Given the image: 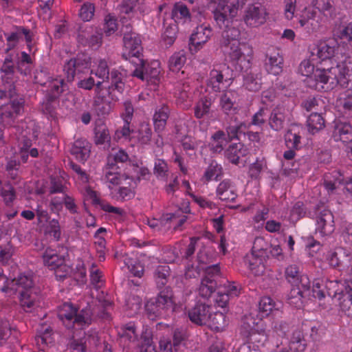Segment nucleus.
Wrapping results in <instances>:
<instances>
[{
  "mask_svg": "<svg viewBox=\"0 0 352 352\" xmlns=\"http://www.w3.org/2000/svg\"><path fill=\"white\" fill-rule=\"evenodd\" d=\"M246 0H208V8L213 13L217 25L225 28L222 32L221 45L239 42L241 31L239 22L233 19L238 12L240 4Z\"/></svg>",
  "mask_w": 352,
  "mask_h": 352,
  "instance_id": "f257e3e1",
  "label": "nucleus"
},
{
  "mask_svg": "<svg viewBox=\"0 0 352 352\" xmlns=\"http://www.w3.org/2000/svg\"><path fill=\"white\" fill-rule=\"evenodd\" d=\"M25 100L23 97H17L10 100V102L0 108V119L7 125L12 126L17 131L21 129L20 141V150L29 151L32 147V143L31 138L36 139L38 132L36 129V124L34 122H21L15 124V120L24 111Z\"/></svg>",
  "mask_w": 352,
  "mask_h": 352,
  "instance_id": "f03ea898",
  "label": "nucleus"
},
{
  "mask_svg": "<svg viewBox=\"0 0 352 352\" xmlns=\"http://www.w3.org/2000/svg\"><path fill=\"white\" fill-rule=\"evenodd\" d=\"M122 78V72L113 69L111 71L110 85L106 89L102 88L104 82L102 80L95 82L94 107L99 116H104L111 111L113 102L118 100L115 91L122 94L124 90V82Z\"/></svg>",
  "mask_w": 352,
  "mask_h": 352,
  "instance_id": "7ed1b4c3",
  "label": "nucleus"
},
{
  "mask_svg": "<svg viewBox=\"0 0 352 352\" xmlns=\"http://www.w3.org/2000/svg\"><path fill=\"white\" fill-rule=\"evenodd\" d=\"M224 53L230 60L241 72H247L251 68L253 48L247 43H231L221 45Z\"/></svg>",
  "mask_w": 352,
  "mask_h": 352,
  "instance_id": "20e7f679",
  "label": "nucleus"
},
{
  "mask_svg": "<svg viewBox=\"0 0 352 352\" xmlns=\"http://www.w3.org/2000/svg\"><path fill=\"white\" fill-rule=\"evenodd\" d=\"M329 67L316 69L309 60H304L299 66V72L307 78L305 80L307 85L318 91H327L329 81Z\"/></svg>",
  "mask_w": 352,
  "mask_h": 352,
  "instance_id": "39448f33",
  "label": "nucleus"
},
{
  "mask_svg": "<svg viewBox=\"0 0 352 352\" xmlns=\"http://www.w3.org/2000/svg\"><path fill=\"white\" fill-rule=\"evenodd\" d=\"M266 324L261 319H256L252 314L245 316L242 319L241 335L254 346L263 344L267 338Z\"/></svg>",
  "mask_w": 352,
  "mask_h": 352,
  "instance_id": "423d86ee",
  "label": "nucleus"
},
{
  "mask_svg": "<svg viewBox=\"0 0 352 352\" xmlns=\"http://www.w3.org/2000/svg\"><path fill=\"white\" fill-rule=\"evenodd\" d=\"M58 318L67 329H82L91 323V316L86 310H78L70 302H65L60 306Z\"/></svg>",
  "mask_w": 352,
  "mask_h": 352,
  "instance_id": "0eeeda50",
  "label": "nucleus"
},
{
  "mask_svg": "<svg viewBox=\"0 0 352 352\" xmlns=\"http://www.w3.org/2000/svg\"><path fill=\"white\" fill-rule=\"evenodd\" d=\"M329 81L327 91L333 89L336 85L352 89V65H347L345 62L336 63L329 69Z\"/></svg>",
  "mask_w": 352,
  "mask_h": 352,
  "instance_id": "6e6552de",
  "label": "nucleus"
},
{
  "mask_svg": "<svg viewBox=\"0 0 352 352\" xmlns=\"http://www.w3.org/2000/svg\"><path fill=\"white\" fill-rule=\"evenodd\" d=\"M124 52L122 57L126 60H129L132 63H135L132 58H136L140 60L142 56V47L140 36L137 33L131 31L130 25H126L122 28Z\"/></svg>",
  "mask_w": 352,
  "mask_h": 352,
  "instance_id": "1a4fd4ad",
  "label": "nucleus"
},
{
  "mask_svg": "<svg viewBox=\"0 0 352 352\" xmlns=\"http://www.w3.org/2000/svg\"><path fill=\"white\" fill-rule=\"evenodd\" d=\"M146 309L150 317H160L166 312L174 310L172 291L166 287L161 291L156 298L155 303L147 304Z\"/></svg>",
  "mask_w": 352,
  "mask_h": 352,
  "instance_id": "9d476101",
  "label": "nucleus"
},
{
  "mask_svg": "<svg viewBox=\"0 0 352 352\" xmlns=\"http://www.w3.org/2000/svg\"><path fill=\"white\" fill-rule=\"evenodd\" d=\"M343 285L338 280H326L316 278L313 282L312 296L322 300L327 294L333 298H338L342 289Z\"/></svg>",
  "mask_w": 352,
  "mask_h": 352,
  "instance_id": "9b49d317",
  "label": "nucleus"
},
{
  "mask_svg": "<svg viewBox=\"0 0 352 352\" xmlns=\"http://www.w3.org/2000/svg\"><path fill=\"white\" fill-rule=\"evenodd\" d=\"M123 337L129 340V347L138 346L139 352H157L153 339L148 334L143 333L140 339L138 340L135 328L132 324H126Z\"/></svg>",
  "mask_w": 352,
  "mask_h": 352,
  "instance_id": "f8f14e48",
  "label": "nucleus"
},
{
  "mask_svg": "<svg viewBox=\"0 0 352 352\" xmlns=\"http://www.w3.org/2000/svg\"><path fill=\"white\" fill-rule=\"evenodd\" d=\"M91 58L86 54H78L67 60L63 66V72L68 81H72L76 75L85 73L89 68Z\"/></svg>",
  "mask_w": 352,
  "mask_h": 352,
  "instance_id": "ddd939ff",
  "label": "nucleus"
},
{
  "mask_svg": "<svg viewBox=\"0 0 352 352\" xmlns=\"http://www.w3.org/2000/svg\"><path fill=\"white\" fill-rule=\"evenodd\" d=\"M138 63H135L139 67H136L133 72V76L142 80V81H153L155 82L158 80L160 74V62L157 60L146 63L142 58Z\"/></svg>",
  "mask_w": 352,
  "mask_h": 352,
  "instance_id": "4468645a",
  "label": "nucleus"
},
{
  "mask_svg": "<svg viewBox=\"0 0 352 352\" xmlns=\"http://www.w3.org/2000/svg\"><path fill=\"white\" fill-rule=\"evenodd\" d=\"M6 296L12 297L20 291L34 290L33 280L30 276L25 274L19 275L17 278L9 280L6 278L4 285L0 289Z\"/></svg>",
  "mask_w": 352,
  "mask_h": 352,
  "instance_id": "2eb2a0df",
  "label": "nucleus"
},
{
  "mask_svg": "<svg viewBox=\"0 0 352 352\" xmlns=\"http://www.w3.org/2000/svg\"><path fill=\"white\" fill-rule=\"evenodd\" d=\"M323 19L316 11L305 8L298 19L296 28H302L309 33L316 32L321 27Z\"/></svg>",
  "mask_w": 352,
  "mask_h": 352,
  "instance_id": "dca6fc26",
  "label": "nucleus"
},
{
  "mask_svg": "<svg viewBox=\"0 0 352 352\" xmlns=\"http://www.w3.org/2000/svg\"><path fill=\"white\" fill-rule=\"evenodd\" d=\"M267 15L264 6L259 3H254L246 8L243 19L248 26L256 28L265 23Z\"/></svg>",
  "mask_w": 352,
  "mask_h": 352,
  "instance_id": "f3484780",
  "label": "nucleus"
},
{
  "mask_svg": "<svg viewBox=\"0 0 352 352\" xmlns=\"http://www.w3.org/2000/svg\"><path fill=\"white\" fill-rule=\"evenodd\" d=\"M228 70V67L223 66L214 67L210 70L208 79L207 86L214 92H220L224 88H227L229 85L228 80L230 79L226 76V71Z\"/></svg>",
  "mask_w": 352,
  "mask_h": 352,
  "instance_id": "a211bd4d",
  "label": "nucleus"
},
{
  "mask_svg": "<svg viewBox=\"0 0 352 352\" xmlns=\"http://www.w3.org/2000/svg\"><path fill=\"white\" fill-rule=\"evenodd\" d=\"M175 97L177 104L182 109H188L192 105L193 96L188 82H178L175 87Z\"/></svg>",
  "mask_w": 352,
  "mask_h": 352,
  "instance_id": "6ab92c4d",
  "label": "nucleus"
},
{
  "mask_svg": "<svg viewBox=\"0 0 352 352\" xmlns=\"http://www.w3.org/2000/svg\"><path fill=\"white\" fill-rule=\"evenodd\" d=\"M334 229V217L331 211L327 208L318 209L316 230L324 236L331 234Z\"/></svg>",
  "mask_w": 352,
  "mask_h": 352,
  "instance_id": "aec40b11",
  "label": "nucleus"
},
{
  "mask_svg": "<svg viewBox=\"0 0 352 352\" xmlns=\"http://www.w3.org/2000/svg\"><path fill=\"white\" fill-rule=\"evenodd\" d=\"M210 306L202 302L196 303L189 309L188 316L190 320L197 325L202 326L208 323L210 318Z\"/></svg>",
  "mask_w": 352,
  "mask_h": 352,
  "instance_id": "412c9836",
  "label": "nucleus"
},
{
  "mask_svg": "<svg viewBox=\"0 0 352 352\" xmlns=\"http://www.w3.org/2000/svg\"><path fill=\"white\" fill-rule=\"evenodd\" d=\"M119 187L111 192L113 197L118 201H126L132 199L135 195L136 182L133 178L128 177L119 184Z\"/></svg>",
  "mask_w": 352,
  "mask_h": 352,
  "instance_id": "4be33fe9",
  "label": "nucleus"
},
{
  "mask_svg": "<svg viewBox=\"0 0 352 352\" xmlns=\"http://www.w3.org/2000/svg\"><path fill=\"white\" fill-rule=\"evenodd\" d=\"M313 7L317 10L324 22L334 19L337 15V9L333 0H313Z\"/></svg>",
  "mask_w": 352,
  "mask_h": 352,
  "instance_id": "5701e85b",
  "label": "nucleus"
},
{
  "mask_svg": "<svg viewBox=\"0 0 352 352\" xmlns=\"http://www.w3.org/2000/svg\"><path fill=\"white\" fill-rule=\"evenodd\" d=\"M90 345H97L99 337L96 331H89L83 338L72 339L68 344V349L71 352H86V342Z\"/></svg>",
  "mask_w": 352,
  "mask_h": 352,
  "instance_id": "b1692460",
  "label": "nucleus"
},
{
  "mask_svg": "<svg viewBox=\"0 0 352 352\" xmlns=\"http://www.w3.org/2000/svg\"><path fill=\"white\" fill-rule=\"evenodd\" d=\"M212 36V30L208 24H201L196 28L190 38V43L196 50H199Z\"/></svg>",
  "mask_w": 352,
  "mask_h": 352,
  "instance_id": "393cba45",
  "label": "nucleus"
},
{
  "mask_svg": "<svg viewBox=\"0 0 352 352\" xmlns=\"http://www.w3.org/2000/svg\"><path fill=\"white\" fill-rule=\"evenodd\" d=\"M91 147V144L86 139L79 138L73 143L70 153L78 161L85 162L89 157Z\"/></svg>",
  "mask_w": 352,
  "mask_h": 352,
  "instance_id": "a878e982",
  "label": "nucleus"
},
{
  "mask_svg": "<svg viewBox=\"0 0 352 352\" xmlns=\"http://www.w3.org/2000/svg\"><path fill=\"white\" fill-rule=\"evenodd\" d=\"M216 194L223 201L234 202L237 198L235 187L228 179H223L219 184Z\"/></svg>",
  "mask_w": 352,
  "mask_h": 352,
  "instance_id": "bb28decb",
  "label": "nucleus"
},
{
  "mask_svg": "<svg viewBox=\"0 0 352 352\" xmlns=\"http://www.w3.org/2000/svg\"><path fill=\"white\" fill-rule=\"evenodd\" d=\"M351 125L346 122L341 120L335 121L332 137L336 142L341 141L343 143L349 142L351 138Z\"/></svg>",
  "mask_w": 352,
  "mask_h": 352,
  "instance_id": "cd10ccee",
  "label": "nucleus"
},
{
  "mask_svg": "<svg viewBox=\"0 0 352 352\" xmlns=\"http://www.w3.org/2000/svg\"><path fill=\"white\" fill-rule=\"evenodd\" d=\"M336 45H331L327 43H321L316 49V55L320 60V63L329 61L332 66H336L335 54L336 50Z\"/></svg>",
  "mask_w": 352,
  "mask_h": 352,
  "instance_id": "c85d7f7f",
  "label": "nucleus"
},
{
  "mask_svg": "<svg viewBox=\"0 0 352 352\" xmlns=\"http://www.w3.org/2000/svg\"><path fill=\"white\" fill-rule=\"evenodd\" d=\"M283 58L278 52H274L266 55L265 68L267 73L274 76L283 72Z\"/></svg>",
  "mask_w": 352,
  "mask_h": 352,
  "instance_id": "c756f323",
  "label": "nucleus"
},
{
  "mask_svg": "<svg viewBox=\"0 0 352 352\" xmlns=\"http://www.w3.org/2000/svg\"><path fill=\"white\" fill-rule=\"evenodd\" d=\"M120 167L119 166H114L113 164H107L104 169V175L102 179L106 183H109L112 185H119L125 179L126 176L120 173Z\"/></svg>",
  "mask_w": 352,
  "mask_h": 352,
  "instance_id": "7c9ffc66",
  "label": "nucleus"
},
{
  "mask_svg": "<svg viewBox=\"0 0 352 352\" xmlns=\"http://www.w3.org/2000/svg\"><path fill=\"white\" fill-rule=\"evenodd\" d=\"M19 302L25 312H31L38 305V295L34 290L19 292Z\"/></svg>",
  "mask_w": 352,
  "mask_h": 352,
  "instance_id": "2f4dec72",
  "label": "nucleus"
},
{
  "mask_svg": "<svg viewBox=\"0 0 352 352\" xmlns=\"http://www.w3.org/2000/svg\"><path fill=\"white\" fill-rule=\"evenodd\" d=\"M307 324L302 323V329H296L292 333L289 342V348L293 352H302L307 347V342L303 331H306Z\"/></svg>",
  "mask_w": 352,
  "mask_h": 352,
  "instance_id": "473e14b6",
  "label": "nucleus"
},
{
  "mask_svg": "<svg viewBox=\"0 0 352 352\" xmlns=\"http://www.w3.org/2000/svg\"><path fill=\"white\" fill-rule=\"evenodd\" d=\"M265 257L260 256V254H254V252H251L245 256L244 261L248 265L250 271L256 276H258L264 272V261Z\"/></svg>",
  "mask_w": 352,
  "mask_h": 352,
  "instance_id": "72a5a7b5",
  "label": "nucleus"
},
{
  "mask_svg": "<svg viewBox=\"0 0 352 352\" xmlns=\"http://www.w3.org/2000/svg\"><path fill=\"white\" fill-rule=\"evenodd\" d=\"M44 265L50 270H56L65 264V256L57 253L56 250L47 248L43 255Z\"/></svg>",
  "mask_w": 352,
  "mask_h": 352,
  "instance_id": "f704fd0d",
  "label": "nucleus"
},
{
  "mask_svg": "<svg viewBox=\"0 0 352 352\" xmlns=\"http://www.w3.org/2000/svg\"><path fill=\"white\" fill-rule=\"evenodd\" d=\"M327 259L329 264L331 267H340V270H343L347 264L350 263L351 256L340 248L335 252H331Z\"/></svg>",
  "mask_w": 352,
  "mask_h": 352,
  "instance_id": "c9c22d12",
  "label": "nucleus"
},
{
  "mask_svg": "<svg viewBox=\"0 0 352 352\" xmlns=\"http://www.w3.org/2000/svg\"><path fill=\"white\" fill-rule=\"evenodd\" d=\"M187 215L180 213V211H175L173 213L164 214V220L166 221V230L173 229L174 230H181L182 227L186 222Z\"/></svg>",
  "mask_w": 352,
  "mask_h": 352,
  "instance_id": "e433bc0d",
  "label": "nucleus"
},
{
  "mask_svg": "<svg viewBox=\"0 0 352 352\" xmlns=\"http://www.w3.org/2000/svg\"><path fill=\"white\" fill-rule=\"evenodd\" d=\"M67 87L65 80L62 78H52L45 87L46 95L52 99H57L65 91Z\"/></svg>",
  "mask_w": 352,
  "mask_h": 352,
  "instance_id": "4c0bfd02",
  "label": "nucleus"
},
{
  "mask_svg": "<svg viewBox=\"0 0 352 352\" xmlns=\"http://www.w3.org/2000/svg\"><path fill=\"white\" fill-rule=\"evenodd\" d=\"M169 113V107L166 104H163L155 109L153 115V124L156 132H161L164 130L166 125Z\"/></svg>",
  "mask_w": 352,
  "mask_h": 352,
  "instance_id": "58836bf2",
  "label": "nucleus"
},
{
  "mask_svg": "<svg viewBox=\"0 0 352 352\" xmlns=\"http://www.w3.org/2000/svg\"><path fill=\"white\" fill-rule=\"evenodd\" d=\"M171 18L177 24H184L190 22V14L187 6L182 3H176L171 12Z\"/></svg>",
  "mask_w": 352,
  "mask_h": 352,
  "instance_id": "ea45409f",
  "label": "nucleus"
},
{
  "mask_svg": "<svg viewBox=\"0 0 352 352\" xmlns=\"http://www.w3.org/2000/svg\"><path fill=\"white\" fill-rule=\"evenodd\" d=\"M1 79L3 83L8 85L10 91L15 82L14 65L11 57H6L1 68Z\"/></svg>",
  "mask_w": 352,
  "mask_h": 352,
  "instance_id": "a19ab883",
  "label": "nucleus"
},
{
  "mask_svg": "<svg viewBox=\"0 0 352 352\" xmlns=\"http://www.w3.org/2000/svg\"><path fill=\"white\" fill-rule=\"evenodd\" d=\"M236 93L233 90H228L223 93L220 98V106L227 115L236 112L237 107L235 106Z\"/></svg>",
  "mask_w": 352,
  "mask_h": 352,
  "instance_id": "79ce46f5",
  "label": "nucleus"
},
{
  "mask_svg": "<svg viewBox=\"0 0 352 352\" xmlns=\"http://www.w3.org/2000/svg\"><path fill=\"white\" fill-rule=\"evenodd\" d=\"M280 307V302H276L269 296H263L258 302V314L261 317L265 318L273 311H278Z\"/></svg>",
  "mask_w": 352,
  "mask_h": 352,
  "instance_id": "37998d69",
  "label": "nucleus"
},
{
  "mask_svg": "<svg viewBox=\"0 0 352 352\" xmlns=\"http://www.w3.org/2000/svg\"><path fill=\"white\" fill-rule=\"evenodd\" d=\"M243 75V87L249 91L256 92L262 85L261 74L255 72H245Z\"/></svg>",
  "mask_w": 352,
  "mask_h": 352,
  "instance_id": "c03bdc74",
  "label": "nucleus"
},
{
  "mask_svg": "<svg viewBox=\"0 0 352 352\" xmlns=\"http://www.w3.org/2000/svg\"><path fill=\"white\" fill-rule=\"evenodd\" d=\"M223 168L215 160H212L206 168L201 178L204 183H208L212 180L219 181L223 176Z\"/></svg>",
  "mask_w": 352,
  "mask_h": 352,
  "instance_id": "a18cd8bd",
  "label": "nucleus"
},
{
  "mask_svg": "<svg viewBox=\"0 0 352 352\" xmlns=\"http://www.w3.org/2000/svg\"><path fill=\"white\" fill-rule=\"evenodd\" d=\"M229 138L223 131H217L211 137L210 142V150L214 153H221L228 144Z\"/></svg>",
  "mask_w": 352,
  "mask_h": 352,
  "instance_id": "49530a36",
  "label": "nucleus"
},
{
  "mask_svg": "<svg viewBox=\"0 0 352 352\" xmlns=\"http://www.w3.org/2000/svg\"><path fill=\"white\" fill-rule=\"evenodd\" d=\"M307 126L308 131L315 134L324 127L325 121L321 113L312 112L307 118Z\"/></svg>",
  "mask_w": 352,
  "mask_h": 352,
  "instance_id": "de8ad7c7",
  "label": "nucleus"
},
{
  "mask_svg": "<svg viewBox=\"0 0 352 352\" xmlns=\"http://www.w3.org/2000/svg\"><path fill=\"white\" fill-rule=\"evenodd\" d=\"M211 329L215 331H221L228 324L226 315L221 312H215L212 314L210 311V318L208 322Z\"/></svg>",
  "mask_w": 352,
  "mask_h": 352,
  "instance_id": "09e8293b",
  "label": "nucleus"
},
{
  "mask_svg": "<svg viewBox=\"0 0 352 352\" xmlns=\"http://www.w3.org/2000/svg\"><path fill=\"white\" fill-rule=\"evenodd\" d=\"M186 62V54L184 50L175 52L169 58L168 67L173 72H178Z\"/></svg>",
  "mask_w": 352,
  "mask_h": 352,
  "instance_id": "8fccbe9b",
  "label": "nucleus"
},
{
  "mask_svg": "<svg viewBox=\"0 0 352 352\" xmlns=\"http://www.w3.org/2000/svg\"><path fill=\"white\" fill-rule=\"evenodd\" d=\"M22 35L25 36V40L28 43H30L32 41L30 32L28 29L22 27L17 28L16 32H11L7 37V41L9 45L8 50H11L16 45Z\"/></svg>",
  "mask_w": 352,
  "mask_h": 352,
  "instance_id": "3c124183",
  "label": "nucleus"
},
{
  "mask_svg": "<svg viewBox=\"0 0 352 352\" xmlns=\"http://www.w3.org/2000/svg\"><path fill=\"white\" fill-rule=\"evenodd\" d=\"M217 287V283L215 279L210 277H204L201 281L199 287V294L203 298H209L214 292Z\"/></svg>",
  "mask_w": 352,
  "mask_h": 352,
  "instance_id": "603ef678",
  "label": "nucleus"
},
{
  "mask_svg": "<svg viewBox=\"0 0 352 352\" xmlns=\"http://www.w3.org/2000/svg\"><path fill=\"white\" fill-rule=\"evenodd\" d=\"M91 74H94L96 77L102 79L103 81L110 80L111 72H109V67L108 62L105 59H100L96 67L91 70Z\"/></svg>",
  "mask_w": 352,
  "mask_h": 352,
  "instance_id": "864d4df0",
  "label": "nucleus"
},
{
  "mask_svg": "<svg viewBox=\"0 0 352 352\" xmlns=\"http://www.w3.org/2000/svg\"><path fill=\"white\" fill-rule=\"evenodd\" d=\"M111 136L108 129L104 126H98L95 128L94 142L96 145L109 146Z\"/></svg>",
  "mask_w": 352,
  "mask_h": 352,
  "instance_id": "5fc2aeb1",
  "label": "nucleus"
},
{
  "mask_svg": "<svg viewBox=\"0 0 352 352\" xmlns=\"http://www.w3.org/2000/svg\"><path fill=\"white\" fill-rule=\"evenodd\" d=\"M302 274L297 264H291L285 270V278L292 285H298Z\"/></svg>",
  "mask_w": 352,
  "mask_h": 352,
  "instance_id": "6e6d98bb",
  "label": "nucleus"
},
{
  "mask_svg": "<svg viewBox=\"0 0 352 352\" xmlns=\"http://www.w3.org/2000/svg\"><path fill=\"white\" fill-rule=\"evenodd\" d=\"M212 102L207 97L201 98L195 104L194 107L195 116L198 118H202L208 115L210 112Z\"/></svg>",
  "mask_w": 352,
  "mask_h": 352,
  "instance_id": "4d7b16f0",
  "label": "nucleus"
},
{
  "mask_svg": "<svg viewBox=\"0 0 352 352\" xmlns=\"http://www.w3.org/2000/svg\"><path fill=\"white\" fill-rule=\"evenodd\" d=\"M285 116L280 109L276 108L272 110L269 118V124L272 129L279 131L283 128Z\"/></svg>",
  "mask_w": 352,
  "mask_h": 352,
  "instance_id": "13d9d810",
  "label": "nucleus"
},
{
  "mask_svg": "<svg viewBox=\"0 0 352 352\" xmlns=\"http://www.w3.org/2000/svg\"><path fill=\"white\" fill-rule=\"evenodd\" d=\"M89 278L91 285L96 289L101 288L104 283L103 273L94 263L89 269Z\"/></svg>",
  "mask_w": 352,
  "mask_h": 352,
  "instance_id": "bf43d9fd",
  "label": "nucleus"
},
{
  "mask_svg": "<svg viewBox=\"0 0 352 352\" xmlns=\"http://www.w3.org/2000/svg\"><path fill=\"white\" fill-rule=\"evenodd\" d=\"M170 275L168 265H159L155 270L154 277L158 287H164L168 282Z\"/></svg>",
  "mask_w": 352,
  "mask_h": 352,
  "instance_id": "052dcab7",
  "label": "nucleus"
},
{
  "mask_svg": "<svg viewBox=\"0 0 352 352\" xmlns=\"http://www.w3.org/2000/svg\"><path fill=\"white\" fill-rule=\"evenodd\" d=\"M342 311L352 317V296L345 291H341L336 299Z\"/></svg>",
  "mask_w": 352,
  "mask_h": 352,
  "instance_id": "680f3d73",
  "label": "nucleus"
},
{
  "mask_svg": "<svg viewBox=\"0 0 352 352\" xmlns=\"http://www.w3.org/2000/svg\"><path fill=\"white\" fill-rule=\"evenodd\" d=\"M32 66V60L30 56L25 52H21V56L17 62L19 71L23 75L30 74Z\"/></svg>",
  "mask_w": 352,
  "mask_h": 352,
  "instance_id": "e2e57ef3",
  "label": "nucleus"
},
{
  "mask_svg": "<svg viewBox=\"0 0 352 352\" xmlns=\"http://www.w3.org/2000/svg\"><path fill=\"white\" fill-rule=\"evenodd\" d=\"M138 142L141 144H147L150 142L152 136V131L148 123L143 122L140 125L138 131Z\"/></svg>",
  "mask_w": 352,
  "mask_h": 352,
  "instance_id": "0e129e2a",
  "label": "nucleus"
},
{
  "mask_svg": "<svg viewBox=\"0 0 352 352\" xmlns=\"http://www.w3.org/2000/svg\"><path fill=\"white\" fill-rule=\"evenodd\" d=\"M118 28L116 17L111 14L105 16L104 19L103 30L107 36L114 34Z\"/></svg>",
  "mask_w": 352,
  "mask_h": 352,
  "instance_id": "69168bd1",
  "label": "nucleus"
},
{
  "mask_svg": "<svg viewBox=\"0 0 352 352\" xmlns=\"http://www.w3.org/2000/svg\"><path fill=\"white\" fill-rule=\"evenodd\" d=\"M177 32V28L175 24H170L166 27L162 34V40L166 46L169 47L174 43Z\"/></svg>",
  "mask_w": 352,
  "mask_h": 352,
  "instance_id": "338daca9",
  "label": "nucleus"
},
{
  "mask_svg": "<svg viewBox=\"0 0 352 352\" xmlns=\"http://www.w3.org/2000/svg\"><path fill=\"white\" fill-rule=\"evenodd\" d=\"M301 136L292 129L289 130L285 135V145L288 148L299 149Z\"/></svg>",
  "mask_w": 352,
  "mask_h": 352,
  "instance_id": "774afa93",
  "label": "nucleus"
}]
</instances>
